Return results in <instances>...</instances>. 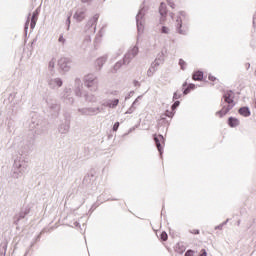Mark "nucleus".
<instances>
[{"label":"nucleus","mask_w":256,"mask_h":256,"mask_svg":"<svg viewBox=\"0 0 256 256\" xmlns=\"http://www.w3.org/2000/svg\"><path fill=\"white\" fill-rule=\"evenodd\" d=\"M179 65H180L181 69H185L186 63L184 62L183 59H180V60H179Z\"/></svg>","instance_id":"obj_38"},{"label":"nucleus","mask_w":256,"mask_h":256,"mask_svg":"<svg viewBox=\"0 0 256 256\" xmlns=\"http://www.w3.org/2000/svg\"><path fill=\"white\" fill-rule=\"evenodd\" d=\"M173 99L174 100L181 99V93L175 92L174 95H173Z\"/></svg>","instance_id":"obj_34"},{"label":"nucleus","mask_w":256,"mask_h":256,"mask_svg":"<svg viewBox=\"0 0 256 256\" xmlns=\"http://www.w3.org/2000/svg\"><path fill=\"white\" fill-rule=\"evenodd\" d=\"M84 43H86L87 45H89V43H91V36H90V35H87V36L84 38Z\"/></svg>","instance_id":"obj_33"},{"label":"nucleus","mask_w":256,"mask_h":256,"mask_svg":"<svg viewBox=\"0 0 256 256\" xmlns=\"http://www.w3.org/2000/svg\"><path fill=\"white\" fill-rule=\"evenodd\" d=\"M66 97V99L69 101V103H73V98H71V97H69V96H65Z\"/></svg>","instance_id":"obj_47"},{"label":"nucleus","mask_w":256,"mask_h":256,"mask_svg":"<svg viewBox=\"0 0 256 256\" xmlns=\"http://www.w3.org/2000/svg\"><path fill=\"white\" fill-rule=\"evenodd\" d=\"M145 15H147V8H145V6H141L138 14L136 15V25L139 34L145 31Z\"/></svg>","instance_id":"obj_4"},{"label":"nucleus","mask_w":256,"mask_h":256,"mask_svg":"<svg viewBox=\"0 0 256 256\" xmlns=\"http://www.w3.org/2000/svg\"><path fill=\"white\" fill-rule=\"evenodd\" d=\"M86 17H87V7L78 8L73 15V19H75L77 23H81L82 21H85Z\"/></svg>","instance_id":"obj_8"},{"label":"nucleus","mask_w":256,"mask_h":256,"mask_svg":"<svg viewBox=\"0 0 256 256\" xmlns=\"http://www.w3.org/2000/svg\"><path fill=\"white\" fill-rule=\"evenodd\" d=\"M156 72H157V70L154 67L150 66V68L147 71V76L153 77V75H155Z\"/></svg>","instance_id":"obj_26"},{"label":"nucleus","mask_w":256,"mask_h":256,"mask_svg":"<svg viewBox=\"0 0 256 256\" xmlns=\"http://www.w3.org/2000/svg\"><path fill=\"white\" fill-rule=\"evenodd\" d=\"M154 141L160 155H163V145H165V138L163 137V135H158L154 137Z\"/></svg>","instance_id":"obj_11"},{"label":"nucleus","mask_w":256,"mask_h":256,"mask_svg":"<svg viewBox=\"0 0 256 256\" xmlns=\"http://www.w3.org/2000/svg\"><path fill=\"white\" fill-rule=\"evenodd\" d=\"M69 125L68 124H62L60 125L59 127V132L64 134V133H67L69 131Z\"/></svg>","instance_id":"obj_22"},{"label":"nucleus","mask_w":256,"mask_h":256,"mask_svg":"<svg viewBox=\"0 0 256 256\" xmlns=\"http://www.w3.org/2000/svg\"><path fill=\"white\" fill-rule=\"evenodd\" d=\"M256 24V15L253 17V25Z\"/></svg>","instance_id":"obj_53"},{"label":"nucleus","mask_w":256,"mask_h":256,"mask_svg":"<svg viewBox=\"0 0 256 256\" xmlns=\"http://www.w3.org/2000/svg\"><path fill=\"white\" fill-rule=\"evenodd\" d=\"M58 67L61 69V71H64L67 73L69 69H71V59L69 58H60L58 60Z\"/></svg>","instance_id":"obj_10"},{"label":"nucleus","mask_w":256,"mask_h":256,"mask_svg":"<svg viewBox=\"0 0 256 256\" xmlns=\"http://www.w3.org/2000/svg\"><path fill=\"white\" fill-rule=\"evenodd\" d=\"M84 100L86 103H97L99 101V97H97L94 93L85 92L83 94Z\"/></svg>","instance_id":"obj_13"},{"label":"nucleus","mask_w":256,"mask_h":256,"mask_svg":"<svg viewBox=\"0 0 256 256\" xmlns=\"http://www.w3.org/2000/svg\"><path fill=\"white\" fill-rule=\"evenodd\" d=\"M25 215H27L26 212H20L17 216L15 223H19V221H21V219H25Z\"/></svg>","instance_id":"obj_27"},{"label":"nucleus","mask_w":256,"mask_h":256,"mask_svg":"<svg viewBox=\"0 0 256 256\" xmlns=\"http://www.w3.org/2000/svg\"><path fill=\"white\" fill-rule=\"evenodd\" d=\"M160 237H161L162 241H167V239H168L167 232H162Z\"/></svg>","instance_id":"obj_32"},{"label":"nucleus","mask_w":256,"mask_h":256,"mask_svg":"<svg viewBox=\"0 0 256 256\" xmlns=\"http://www.w3.org/2000/svg\"><path fill=\"white\" fill-rule=\"evenodd\" d=\"M208 79H209V81H216L217 78H215L214 76L210 75V76H208Z\"/></svg>","instance_id":"obj_46"},{"label":"nucleus","mask_w":256,"mask_h":256,"mask_svg":"<svg viewBox=\"0 0 256 256\" xmlns=\"http://www.w3.org/2000/svg\"><path fill=\"white\" fill-rule=\"evenodd\" d=\"M29 17H31V14L28 15L27 21L25 23V27H24L25 31H27V29H29Z\"/></svg>","instance_id":"obj_37"},{"label":"nucleus","mask_w":256,"mask_h":256,"mask_svg":"<svg viewBox=\"0 0 256 256\" xmlns=\"http://www.w3.org/2000/svg\"><path fill=\"white\" fill-rule=\"evenodd\" d=\"M110 95H117V91L110 92Z\"/></svg>","instance_id":"obj_54"},{"label":"nucleus","mask_w":256,"mask_h":256,"mask_svg":"<svg viewBox=\"0 0 256 256\" xmlns=\"http://www.w3.org/2000/svg\"><path fill=\"white\" fill-rule=\"evenodd\" d=\"M58 41H59V43H61L62 45H65V43H66L67 40H65V37H63V34H61V35L59 36Z\"/></svg>","instance_id":"obj_31"},{"label":"nucleus","mask_w":256,"mask_h":256,"mask_svg":"<svg viewBox=\"0 0 256 256\" xmlns=\"http://www.w3.org/2000/svg\"><path fill=\"white\" fill-rule=\"evenodd\" d=\"M139 99H141V96H138L135 101L132 103V105L135 107L139 103Z\"/></svg>","instance_id":"obj_40"},{"label":"nucleus","mask_w":256,"mask_h":256,"mask_svg":"<svg viewBox=\"0 0 256 256\" xmlns=\"http://www.w3.org/2000/svg\"><path fill=\"white\" fill-rule=\"evenodd\" d=\"M159 13L161 15V21H165V15H167V6L165 3L160 4Z\"/></svg>","instance_id":"obj_15"},{"label":"nucleus","mask_w":256,"mask_h":256,"mask_svg":"<svg viewBox=\"0 0 256 256\" xmlns=\"http://www.w3.org/2000/svg\"><path fill=\"white\" fill-rule=\"evenodd\" d=\"M32 17H37L39 19V8H37L34 12Z\"/></svg>","instance_id":"obj_39"},{"label":"nucleus","mask_w":256,"mask_h":256,"mask_svg":"<svg viewBox=\"0 0 256 256\" xmlns=\"http://www.w3.org/2000/svg\"><path fill=\"white\" fill-rule=\"evenodd\" d=\"M123 60L122 61H118L115 63L113 69H114V73H117V71H119V69H121V67H123Z\"/></svg>","instance_id":"obj_23"},{"label":"nucleus","mask_w":256,"mask_h":256,"mask_svg":"<svg viewBox=\"0 0 256 256\" xmlns=\"http://www.w3.org/2000/svg\"><path fill=\"white\" fill-rule=\"evenodd\" d=\"M119 129V122H116L113 126V131H117Z\"/></svg>","instance_id":"obj_43"},{"label":"nucleus","mask_w":256,"mask_h":256,"mask_svg":"<svg viewBox=\"0 0 256 256\" xmlns=\"http://www.w3.org/2000/svg\"><path fill=\"white\" fill-rule=\"evenodd\" d=\"M105 63H107V55L102 56L96 60V65L99 67V69H101Z\"/></svg>","instance_id":"obj_18"},{"label":"nucleus","mask_w":256,"mask_h":256,"mask_svg":"<svg viewBox=\"0 0 256 256\" xmlns=\"http://www.w3.org/2000/svg\"><path fill=\"white\" fill-rule=\"evenodd\" d=\"M74 225H75V227H80L79 222H75Z\"/></svg>","instance_id":"obj_55"},{"label":"nucleus","mask_w":256,"mask_h":256,"mask_svg":"<svg viewBox=\"0 0 256 256\" xmlns=\"http://www.w3.org/2000/svg\"><path fill=\"white\" fill-rule=\"evenodd\" d=\"M195 255V251L193 250H187V252L185 253V256H194Z\"/></svg>","instance_id":"obj_36"},{"label":"nucleus","mask_w":256,"mask_h":256,"mask_svg":"<svg viewBox=\"0 0 256 256\" xmlns=\"http://www.w3.org/2000/svg\"><path fill=\"white\" fill-rule=\"evenodd\" d=\"M119 55H123V50H119L118 56H119Z\"/></svg>","instance_id":"obj_56"},{"label":"nucleus","mask_w":256,"mask_h":256,"mask_svg":"<svg viewBox=\"0 0 256 256\" xmlns=\"http://www.w3.org/2000/svg\"><path fill=\"white\" fill-rule=\"evenodd\" d=\"M97 21H99V14H95L87 21L84 27L85 33H95L97 31Z\"/></svg>","instance_id":"obj_6"},{"label":"nucleus","mask_w":256,"mask_h":256,"mask_svg":"<svg viewBox=\"0 0 256 256\" xmlns=\"http://www.w3.org/2000/svg\"><path fill=\"white\" fill-rule=\"evenodd\" d=\"M180 105L179 101L174 102V104L172 105V110H175L176 107H178Z\"/></svg>","instance_id":"obj_41"},{"label":"nucleus","mask_w":256,"mask_h":256,"mask_svg":"<svg viewBox=\"0 0 256 256\" xmlns=\"http://www.w3.org/2000/svg\"><path fill=\"white\" fill-rule=\"evenodd\" d=\"M102 109L101 107H84V108H79L78 113L85 116V117H91L93 115H99L101 113Z\"/></svg>","instance_id":"obj_7"},{"label":"nucleus","mask_w":256,"mask_h":256,"mask_svg":"<svg viewBox=\"0 0 256 256\" xmlns=\"http://www.w3.org/2000/svg\"><path fill=\"white\" fill-rule=\"evenodd\" d=\"M51 109H59V105L55 104L54 106H51Z\"/></svg>","instance_id":"obj_51"},{"label":"nucleus","mask_w":256,"mask_h":256,"mask_svg":"<svg viewBox=\"0 0 256 256\" xmlns=\"http://www.w3.org/2000/svg\"><path fill=\"white\" fill-rule=\"evenodd\" d=\"M201 252H202V254L200 256H207V250L202 249Z\"/></svg>","instance_id":"obj_45"},{"label":"nucleus","mask_w":256,"mask_h":256,"mask_svg":"<svg viewBox=\"0 0 256 256\" xmlns=\"http://www.w3.org/2000/svg\"><path fill=\"white\" fill-rule=\"evenodd\" d=\"M215 229H219V230L223 229V224H219L218 226L215 227Z\"/></svg>","instance_id":"obj_48"},{"label":"nucleus","mask_w":256,"mask_h":256,"mask_svg":"<svg viewBox=\"0 0 256 256\" xmlns=\"http://www.w3.org/2000/svg\"><path fill=\"white\" fill-rule=\"evenodd\" d=\"M135 109H137V107L133 106L132 104L131 107L126 111V115H131V113H133Z\"/></svg>","instance_id":"obj_30"},{"label":"nucleus","mask_w":256,"mask_h":256,"mask_svg":"<svg viewBox=\"0 0 256 256\" xmlns=\"http://www.w3.org/2000/svg\"><path fill=\"white\" fill-rule=\"evenodd\" d=\"M187 21V14L183 11L178 12L175 18V29L179 35H187L189 33V27L187 24H183Z\"/></svg>","instance_id":"obj_2"},{"label":"nucleus","mask_w":256,"mask_h":256,"mask_svg":"<svg viewBox=\"0 0 256 256\" xmlns=\"http://www.w3.org/2000/svg\"><path fill=\"white\" fill-rule=\"evenodd\" d=\"M134 85H139V81H134Z\"/></svg>","instance_id":"obj_58"},{"label":"nucleus","mask_w":256,"mask_h":256,"mask_svg":"<svg viewBox=\"0 0 256 256\" xmlns=\"http://www.w3.org/2000/svg\"><path fill=\"white\" fill-rule=\"evenodd\" d=\"M167 116H168V117H171V115H170V114H167Z\"/></svg>","instance_id":"obj_60"},{"label":"nucleus","mask_w":256,"mask_h":256,"mask_svg":"<svg viewBox=\"0 0 256 256\" xmlns=\"http://www.w3.org/2000/svg\"><path fill=\"white\" fill-rule=\"evenodd\" d=\"M48 85L51 89H59V87L63 86V80L61 78H51L48 81Z\"/></svg>","instance_id":"obj_12"},{"label":"nucleus","mask_w":256,"mask_h":256,"mask_svg":"<svg viewBox=\"0 0 256 256\" xmlns=\"http://www.w3.org/2000/svg\"><path fill=\"white\" fill-rule=\"evenodd\" d=\"M190 233H192V235H199V230H191Z\"/></svg>","instance_id":"obj_44"},{"label":"nucleus","mask_w":256,"mask_h":256,"mask_svg":"<svg viewBox=\"0 0 256 256\" xmlns=\"http://www.w3.org/2000/svg\"><path fill=\"white\" fill-rule=\"evenodd\" d=\"M57 63V60L55 58H52L48 63V69L49 71H53L55 69V64Z\"/></svg>","instance_id":"obj_21"},{"label":"nucleus","mask_w":256,"mask_h":256,"mask_svg":"<svg viewBox=\"0 0 256 256\" xmlns=\"http://www.w3.org/2000/svg\"><path fill=\"white\" fill-rule=\"evenodd\" d=\"M191 89H195V84H189V86L184 90V95L189 94V91H191Z\"/></svg>","instance_id":"obj_29"},{"label":"nucleus","mask_w":256,"mask_h":256,"mask_svg":"<svg viewBox=\"0 0 256 256\" xmlns=\"http://www.w3.org/2000/svg\"><path fill=\"white\" fill-rule=\"evenodd\" d=\"M117 105H119V99L104 100L102 103V107H108L109 109H116Z\"/></svg>","instance_id":"obj_14"},{"label":"nucleus","mask_w":256,"mask_h":256,"mask_svg":"<svg viewBox=\"0 0 256 256\" xmlns=\"http://www.w3.org/2000/svg\"><path fill=\"white\" fill-rule=\"evenodd\" d=\"M12 176L14 179H19L23 177L25 171H27V162L23 158H17L13 164Z\"/></svg>","instance_id":"obj_3"},{"label":"nucleus","mask_w":256,"mask_h":256,"mask_svg":"<svg viewBox=\"0 0 256 256\" xmlns=\"http://www.w3.org/2000/svg\"><path fill=\"white\" fill-rule=\"evenodd\" d=\"M93 0H81V3H91Z\"/></svg>","instance_id":"obj_49"},{"label":"nucleus","mask_w":256,"mask_h":256,"mask_svg":"<svg viewBox=\"0 0 256 256\" xmlns=\"http://www.w3.org/2000/svg\"><path fill=\"white\" fill-rule=\"evenodd\" d=\"M66 93H71V89H66Z\"/></svg>","instance_id":"obj_57"},{"label":"nucleus","mask_w":256,"mask_h":256,"mask_svg":"<svg viewBox=\"0 0 256 256\" xmlns=\"http://www.w3.org/2000/svg\"><path fill=\"white\" fill-rule=\"evenodd\" d=\"M228 125L229 127H239L240 125V121L239 119L235 118V117H229L228 118Z\"/></svg>","instance_id":"obj_17"},{"label":"nucleus","mask_w":256,"mask_h":256,"mask_svg":"<svg viewBox=\"0 0 256 256\" xmlns=\"http://www.w3.org/2000/svg\"><path fill=\"white\" fill-rule=\"evenodd\" d=\"M167 3L169 5V7H171V9H175V2H173L171 0H167Z\"/></svg>","instance_id":"obj_35"},{"label":"nucleus","mask_w":256,"mask_h":256,"mask_svg":"<svg viewBox=\"0 0 256 256\" xmlns=\"http://www.w3.org/2000/svg\"><path fill=\"white\" fill-rule=\"evenodd\" d=\"M38 19H39L38 17H34V16L31 17V23H30L31 29H33L35 27V25H37Z\"/></svg>","instance_id":"obj_28"},{"label":"nucleus","mask_w":256,"mask_h":256,"mask_svg":"<svg viewBox=\"0 0 256 256\" xmlns=\"http://www.w3.org/2000/svg\"><path fill=\"white\" fill-rule=\"evenodd\" d=\"M192 79H193L194 81H201V79H203V72H201V71L195 72V73L193 74Z\"/></svg>","instance_id":"obj_20"},{"label":"nucleus","mask_w":256,"mask_h":256,"mask_svg":"<svg viewBox=\"0 0 256 256\" xmlns=\"http://www.w3.org/2000/svg\"><path fill=\"white\" fill-rule=\"evenodd\" d=\"M169 16L171 17V19H175V14L170 13Z\"/></svg>","instance_id":"obj_52"},{"label":"nucleus","mask_w":256,"mask_h":256,"mask_svg":"<svg viewBox=\"0 0 256 256\" xmlns=\"http://www.w3.org/2000/svg\"><path fill=\"white\" fill-rule=\"evenodd\" d=\"M76 83L78 84L77 88L75 89V95L77 97H82L83 93L81 92V80L76 81Z\"/></svg>","instance_id":"obj_19"},{"label":"nucleus","mask_w":256,"mask_h":256,"mask_svg":"<svg viewBox=\"0 0 256 256\" xmlns=\"http://www.w3.org/2000/svg\"><path fill=\"white\" fill-rule=\"evenodd\" d=\"M227 223H229V219H227L226 221H224L223 223H221V225H223V227H225V225H227Z\"/></svg>","instance_id":"obj_50"},{"label":"nucleus","mask_w":256,"mask_h":256,"mask_svg":"<svg viewBox=\"0 0 256 256\" xmlns=\"http://www.w3.org/2000/svg\"><path fill=\"white\" fill-rule=\"evenodd\" d=\"M186 85H187V83H184V84H183V87H185Z\"/></svg>","instance_id":"obj_59"},{"label":"nucleus","mask_w":256,"mask_h":256,"mask_svg":"<svg viewBox=\"0 0 256 256\" xmlns=\"http://www.w3.org/2000/svg\"><path fill=\"white\" fill-rule=\"evenodd\" d=\"M222 99V109L216 112V115L220 118L225 117V115H227V113H229L231 109L235 107V93L231 90H227L224 92Z\"/></svg>","instance_id":"obj_1"},{"label":"nucleus","mask_w":256,"mask_h":256,"mask_svg":"<svg viewBox=\"0 0 256 256\" xmlns=\"http://www.w3.org/2000/svg\"><path fill=\"white\" fill-rule=\"evenodd\" d=\"M160 33H163L164 35H169L171 33V29L167 26H162L160 29Z\"/></svg>","instance_id":"obj_25"},{"label":"nucleus","mask_w":256,"mask_h":256,"mask_svg":"<svg viewBox=\"0 0 256 256\" xmlns=\"http://www.w3.org/2000/svg\"><path fill=\"white\" fill-rule=\"evenodd\" d=\"M238 113L242 115V117H251V110H249V107H241L238 110Z\"/></svg>","instance_id":"obj_16"},{"label":"nucleus","mask_w":256,"mask_h":256,"mask_svg":"<svg viewBox=\"0 0 256 256\" xmlns=\"http://www.w3.org/2000/svg\"><path fill=\"white\" fill-rule=\"evenodd\" d=\"M137 55H139L138 46H134L128 49V51L125 53L123 57V65H129V63H131L136 58Z\"/></svg>","instance_id":"obj_5"},{"label":"nucleus","mask_w":256,"mask_h":256,"mask_svg":"<svg viewBox=\"0 0 256 256\" xmlns=\"http://www.w3.org/2000/svg\"><path fill=\"white\" fill-rule=\"evenodd\" d=\"M66 23H67L68 29H69V27L71 26V16H69V17L67 18Z\"/></svg>","instance_id":"obj_42"},{"label":"nucleus","mask_w":256,"mask_h":256,"mask_svg":"<svg viewBox=\"0 0 256 256\" xmlns=\"http://www.w3.org/2000/svg\"><path fill=\"white\" fill-rule=\"evenodd\" d=\"M163 63V60L161 59H156L154 60V62H152L151 67H153L154 69H156L159 67V65H161Z\"/></svg>","instance_id":"obj_24"},{"label":"nucleus","mask_w":256,"mask_h":256,"mask_svg":"<svg viewBox=\"0 0 256 256\" xmlns=\"http://www.w3.org/2000/svg\"><path fill=\"white\" fill-rule=\"evenodd\" d=\"M97 76L95 74H88L84 77V85L87 89H91V87H95L98 85Z\"/></svg>","instance_id":"obj_9"}]
</instances>
